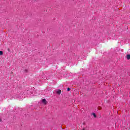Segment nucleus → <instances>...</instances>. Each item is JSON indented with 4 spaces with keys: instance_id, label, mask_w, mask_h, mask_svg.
<instances>
[{
    "instance_id": "1",
    "label": "nucleus",
    "mask_w": 130,
    "mask_h": 130,
    "mask_svg": "<svg viewBox=\"0 0 130 130\" xmlns=\"http://www.w3.org/2000/svg\"><path fill=\"white\" fill-rule=\"evenodd\" d=\"M42 103H43V104H45V105H46V104H47V101L45 99H43L42 100Z\"/></svg>"
},
{
    "instance_id": "9",
    "label": "nucleus",
    "mask_w": 130,
    "mask_h": 130,
    "mask_svg": "<svg viewBox=\"0 0 130 130\" xmlns=\"http://www.w3.org/2000/svg\"><path fill=\"white\" fill-rule=\"evenodd\" d=\"M101 109L99 108V110H100Z\"/></svg>"
},
{
    "instance_id": "6",
    "label": "nucleus",
    "mask_w": 130,
    "mask_h": 130,
    "mask_svg": "<svg viewBox=\"0 0 130 130\" xmlns=\"http://www.w3.org/2000/svg\"><path fill=\"white\" fill-rule=\"evenodd\" d=\"M67 91H71V88H68L67 89Z\"/></svg>"
},
{
    "instance_id": "7",
    "label": "nucleus",
    "mask_w": 130,
    "mask_h": 130,
    "mask_svg": "<svg viewBox=\"0 0 130 130\" xmlns=\"http://www.w3.org/2000/svg\"><path fill=\"white\" fill-rule=\"evenodd\" d=\"M8 51H9V52H10V48H8Z\"/></svg>"
},
{
    "instance_id": "4",
    "label": "nucleus",
    "mask_w": 130,
    "mask_h": 130,
    "mask_svg": "<svg viewBox=\"0 0 130 130\" xmlns=\"http://www.w3.org/2000/svg\"><path fill=\"white\" fill-rule=\"evenodd\" d=\"M4 54V52L0 51V55H3Z\"/></svg>"
},
{
    "instance_id": "2",
    "label": "nucleus",
    "mask_w": 130,
    "mask_h": 130,
    "mask_svg": "<svg viewBox=\"0 0 130 130\" xmlns=\"http://www.w3.org/2000/svg\"><path fill=\"white\" fill-rule=\"evenodd\" d=\"M56 93L58 94V95H60V94H61V90L60 89H58L56 91Z\"/></svg>"
},
{
    "instance_id": "8",
    "label": "nucleus",
    "mask_w": 130,
    "mask_h": 130,
    "mask_svg": "<svg viewBox=\"0 0 130 130\" xmlns=\"http://www.w3.org/2000/svg\"><path fill=\"white\" fill-rule=\"evenodd\" d=\"M2 121V119L0 118V122Z\"/></svg>"
},
{
    "instance_id": "3",
    "label": "nucleus",
    "mask_w": 130,
    "mask_h": 130,
    "mask_svg": "<svg viewBox=\"0 0 130 130\" xmlns=\"http://www.w3.org/2000/svg\"><path fill=\"white\" fill-rule=\"evenodd\" d=\"M126 58H127V59H128V60L130 59V55L129 54H127L126 55Z\"/></svg>"
},
{
    "instance_id": "5",
    "label": "nucleus",
    "mask_w": 130,
    "mask_h": 130,
    "mask_svg": "<svg viewBox=\"0 0 130 130\" xmlns=\"http://www.w3.org/2000/svg\"><path fill=\"white\" fill-rule=\"evenodd\" d=\"M92 115H93L94 117L96 118V114H95V113H92Z\"/></svg>"
}]
</instances>
